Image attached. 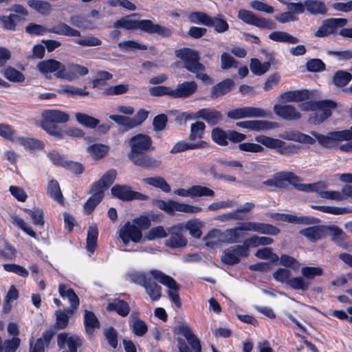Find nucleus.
Here are the masks:
<instances>
[{
    "label": "nucleus",
    "instance_id": "1",
    "mask_svg": "<svg viewBox=\"0 0 352 352\" xmlns=\"http://www.w3.org/2000/svg\"><path fill=\"white\" fill-rule=\"evenodd\" d=\"M152 140L150 136L138 134L129 140L130 152L128 158L133 163L144 168H155L160 164V161L146 155L149 150H153Z\"/></svg>",
    "mask_w": 352,
    "mask_h": 352
},
{
    "label": "nucleus",
    "instance_id": "2",
    "mask_svg": "<svg viewBox=\"0 0 352 352\" xmlns=\"http://www.w3.org/2000/svg\"><path fill=\"white\" fill-rule=\"evenodd\" d=\"M149 273L153 279L157 280L168 288V298L175 304L177 308H180L182 304L178 293L179 285L177 283V282L171 276H168L157 270H152L149 271Z\"/></svg>",
    "mask_w": 352,
    "mask_h": 352
},
{
    "label": "nucleus",
    "instance_id": "3",
    "mask_svg": "<svg viewBox=\"0 0 352 352\" xmlns=\"http://www.w3.org/2000/svg\"><path fill=\"white\" fill-rule=\"evenodd\" d=\"M175 56L184 63V67L188 72H197L199 70H206V67L200 63L199 53L194 50L184 47L175 52Z\"/></svg>",
    "mask_w": 352,
    "mask_h": 352
},
{
    "label": "nucleus",
    "instance_id": "4",
    "mask_svg": "<svg viewBox=\"0 0 352 352\" xmlns=\"http://www.w3.org/2000/svg\"><path fill=\"white\" fill-rule=\"evenodd\" d=\"M256 142L267 148L276 149L278 152L284 155H291L298 153L299 146L294 144H287L285 142L265 135H259L255 138Z\"/></svg>",
    "mask_w": 352,
    "mask_h": 352
},
{
    "label": "nucleus",
    "instance_id": "5",
    "mask_svg": "<svg viewBox=\"0 0 352 352\" xmlns=\"http://www.w3.org/2000/svg\"><path fill=\"white\" fill-rule=\"evenodd\" d=\"M155 205L170 214H174L175 211L189 214H195L201 211V208L197 206L179 203L173 200L164 201L158 199L155 201Z\"/></svg>",
    "mask_w": 352,
    "mask_h": 352
},
{
    "label": "nucleus",
    "instance_id": "6",
    "mask_svg": "<svg viewBox=\"0 0 352 352\" xmlns=\"http://www.w3.org/2000/svg\"><path fill=\"white\" fill-rule=\"evenodd\" d=\"M228 118L239 120L245 118H270L272 113L261 108L253 107H244L231 109L227 113Z\"/></svg>",
    "mask_w": 352,
    "mask_h": 352
},
{
    "label": "nucleus",
    "instance_id": "7",
    "mask_svg": "<svg viewBox=\"0 0 352 352\" xmlns=\"http://www.w3.org/2000/svg\"><path fill=\"white\" fill-rule=\"evenodd\" d=\"M239 19L242 21L243 23L254 25L258 28H265L267 30L276 29V25L272 20L259 17L252 12L241 9L239 10L238 15Z\"/></svg>",
    "mask_w": 352,
    "mask_h": 352
},
{
    "label": "nucleus",
    "instance_id": "8",
    "mask_svg": "<svg viewBox=\"0 0 352 352\" xmlns=\"http://www.w3.org/2000/svg\"><path fill=\"white\" fill-rule=\"evenodd\" d=\"M184 230V223H179L169 228L168 229L169 236L165 242V245L171 249H177L186 247L188 243V240L182 234Z\"/></svg>",
    "mask_w": 352,
    "mask_h": 352
},
{
    "label": "nucleus",
    "instance_id": "9",
    "mask_svg": "<svg viewBox=\"0 0 352 352\" xmlns=\"http://www.w3.org/2000/svg\"><path fill=\"white\" fill-rule=\"evenodd\" d=\"M348 23V20L344 18L327 19L322 22L321 25L315 32L316 37H326L336 33L338 28H343Z\"/></svg>",
    "mask_w": 352,
    "mask_h": 352
},
{
    "label": "nucleus",
    "instance_id": "10",
    "mask_svg": "<svg viewBox=\"0 0 352 352\" xmlns=\"http://www.w3.org/2000/svg\"><path fill=\"white\" fill-rule=\"evenodd\" d=\"M248 255V248L246 245H236L225 249L221 260L225 264L235 265L240 262L241 257H246Z\"/></svg>",
    "mask_w": 352,
    "mask_h": 352
},
{
    "label": "nucleus",
    "instance_id": "11",
    "mask_svg": "<svg viewBox=\"0 0 352 352\" xmlns=\"http://www.w3.org/2000/svg\"><path fill=\"white\" fill-rule=\"evenodd\" d=\"M111 192L113 196L122 201L148 200V197L144 194L131 190V187L126 185H115Z\"/></svg>",
    "mask_w": 352,
    "mask_h": 352
},
{
    "label": "nucleus",
    "instance_id": "12",
    "mask_svg": "<svg viewBox=\"0 0 352 352\" xmlns=\"http://www.w3.org/2000/svg\"><path fill=\"white\" fill-rule=\"evenodd\" d=\"M118 236L125 245H128L130 241L138 243L142 238L140 229L130 221H126L119 229Z\"/></svg>",
    "mask_w": 352,
    "mask_h": 352
},
{
    "label": "nucleus",
    "instance_id": "13",
    "mask_svg": "<svg viewBox=\"0 0 352 352\" xmlns=\"http://www.w3.org/2000/svg\"><path fill=\"white\" fill-rule=\"evenodd\" d=\"M36 68L46 78L50 79L53 72L56 78H60L58 74H63L65 65L55 59H48L38 63Z\"/></svg>",
    "mask_w": 352,
    "mask_h": 352
},
{
    "label": "nucleus",
    "instance_id": "14",
    "mask_svg": "<svg viewBox=\"0 0 352 352\" xmlns=\"http://www.w3.org/2000/svg\"><path fill=\"white\" fill-rule=\"evenodd\" d=\"M173 333L175 335L184 336L195 352L201 351L199 340L188 325L184 324L177 325L173 329Z\"/></svg>",
    "mask_w": 352,
    "mask_h": 352
},
{
    "label": "nucleus",
    "instance_id": "15",
    "mask_svg": "<svg viewBox=\"0 0 352 352\" xmlns=\"http://www.w3.org/2000/svg\"><path fill=\"white\" fill-rule=\"evenodd\" d=\"M57 345L61 349L67 346L69 352H77L78 348L82 345V340L76 335L64 332L57 336Z\"/></svg>",
    "mask_w": 352,
    "mask_h": 352
},
{
    "label": "nucleus",
    "instance_id": "16",
    "mask_svg": "<svg viewBox=\"0 0 352 352\" xmlns=\"http://www.w3.org/2000/svg\"><path fill=\"white\" fill-rule=\"evenodd\" d=\"M286 182L294 186L295 182H300V179L292 172L283 171L276 174L273 179L263 182V184L270 187L283 188Z\"/></svg>",
    "mask_w": 352,
    "mask_h": 352
},
{
    "label": "nucleus",
    "instance_id": "17",
    "mask_svg": "<svg viewBox=\"0 0 352 352\" xmlns=\"http://www.w3.org/2000/svg\"><path fill=\"white\" fill-rule=\"evenodd\" d=\"M89 70L86 67L69 63L67 65H65L63 74L59 73L58 76H60L61 79L72 81L77 79L79 76H85L87 74Z\"/></svg>",
    "mask_w": 352,
    "mask_h": 352
},
{
    "label": "nucleus",
    "instance_id": "18",
    "mask_svg": "<svg viewBox=\"0 0 352 352\" xmlns=\"http://www.w3.org/2000/svg\"><path fill=\"white\" fill-rule=\"evenodd\" d=\"M194 118L202 119L206 121L208 124L214 126L223 120V116L221 111L214 109L204 108L195 113Z\"/></svg>",
    "mask_w": 352,
    "mask_h": 352
},
{
    "label": "nucleus",
    "instance_id": "19",
    "mask_svg": "<svg viewBox=\"0 0 352 352\" xmlns=\"http://www.w3.org/2000/svg\"><path fill=\"white\" fill-rule=\"evenodd\" d=\"M330 104L323 105L324 107H318V109L314 111V113L309 118V122L314 124H319L329 118L331 115V109L336 108V103L330 100H327Z\"/></svg>",
    "mask_w": 352,
    "mask_h": 352
},
{
    "label": "nucleus",
    "instance_id": "20",
    "mask_svg": "<svg viewBox=\"0 0 352 352\" xmlns=\"http://www.w3.org/2000/svg\"><path fill=\"white\" fill-rule=\"evenodd\" d=\"M274 111L278 116L287 120L296 121L301 118L300 113L292 105H275Z\"/></svg>",
    "mask_w": 352,
    "mask_h": 352
},
{
    "label": "nucleus",
    "instance_id": "21",
    "mask_svg": "<svg viewBox=\"0 0 352 352\" xmlns=\"http://www.w3.org/2000/svg\"><path fill=\"white\" fill-rule=\"evenodd\" d=\"M272 218L295 224L311 225L317 222V219L311 217H297L289 214H271Z\"/></svg>",
    "mask_w": 352,
    "mask_h": 352
},
{
    "label": "nucleus",
    "instance_id": "22",
    "mask_svg": "<svg viewBox=\"0 0 352 352\" xmlns=\"http://www.w3.org/2000/svg\"><path fill=\"white\" fill-rule=\"evenodd\" d=\"M42 122L51 123H65L69 119V116L60 110H45L42 112Z\"/></svg>",
    "mask_w": 352,
    "mask_h": 352
},
{
    "label": "nucleus",
    "instance_id": "23",
    "mask_svg": "<svg viewBox=\"0 0 352 352\" xmlns=\"http://www.w3.org/2000/svg\"><path fill=\"white\" fill-rule=\"evenodd\" d=\"M308 241L315 243L325 237V226H314L299 231Z\"/></svg>",
    "mask_w": 352,
    "mask_h": 352
},
{
    "label": "nucleus",
    "instance_id": "24",
    "mask_svg": "<svg viewBox=\"0 0 352 352\" xmlns=\"http://www.w3.org/2000/svg\"><path fill=\"white\" fill-rule=\"evenodd\" d=\"M239 226L234 228L227 229L221 232H217V237L220 238V242L224 243H237L241 241L243 236Z\"/></svg>",
    "mask_w": 352,
    "mask_h": 352
},
{
    "label": "nucleus",
    "instance_id": "25",
    "mask_svg": "<svg viewBox=\"0 0 352 352\" xmlns=\"http://www.w3.org/2000/svg\"><path fill=\"white\" fill-rule=\"evenodd\" d=\"M351 188V185H344L342 187L340 191L337 190H324L320 192V197L325 199H330L337 202L342 201L347 198H350L348 192Z\"/></svg>",
    "mask_w": 352,
    "mask_h": 352
},
{
    "label": "nucleus",
    "instance_id": "26",
    "mask_svg": "<svg viewBox=\"0 0 352 352\" xmlns=\"http://www.w3.org/2000/svg\"><path fill=\"white\" fill-rule=\"evenodd\" d=\"M54 335L55 332L52 330L46 331L42 338H38L34 344H30L29 352H45V349L48 347Z\"/></svg>",
    "mask_w": 352,
    "mask_h": 352
},
{
    "label": "nucleus",
    "instance_id": "27",
    "mask_svg": "<svg viewBox=\"0 0 352 352\" xmlns=\"http://www.w3.org/2000/svg\"><path fill=\"white\" fill-rule=\"evenodd\" d=\"M197 85L195 81L184 82L173 89V98H186L196 92Z\"/></svg>",
    "mask_w": 352,
    "mask_h": 352
},
{
    "label": "nucleus",
    "instance_id": "28",
    "mask_svg": "<svg viewBox=\"0 0 352 352\" xmlns=\"http://www.w3.org/2000/svg\"><path fill=\"white\" fill-rule=\"evenodd\" d=\"M48 32L67 36L80 37L81 36L80 31L70 27L63 22H60L56 25L52 26L48 30Z\"/></svg>",
    "mask_w": 352,
    "mask_h": 352
},
{
    "label": "nucleus",
    "instance_id": "29",
    "mask_svg": "<svg viewBox=\"0 0 352 352\" xmlns=\"http://www.w3.org/2000/svg\"><path fill=\"white\" fill-rule=\"evenodd\" d=\"M208 146V144L205 141H200L197 143H188L185 141H179L177 142L170 151L171 154L186 151L187 150L204 148Z\"/></svg>",
    "mask_w": 352,
    "mask_h": 352
},
{
    "label": "nucleus",
    "instance_id": "30",
    "mask_svg": "<svg viewBox=\"0 0 352 352\" xmlns=\"http://www.w3.org/2000/svg\"><path fill=\"white\" fill-rule=\"evenodd\" d=\"M305 7V10L312 15H325L327 12L325 3L319 0H306Z\"/></svg>",
    "mask_w": 352,
    "mask_h": 352
},
{
    "label": "nucleus",
    "instance_id": "31",
    "mask_svg": "<svg viewBox=\"0 0 352 352\" xmlns=\"http://www.w3.org/2000/svg\"><path fill=\"white\" fill-rule=\"evenodd\" d=\"M234 85V82L232 79H225L212 88L210 97L212 98H217L218 97L228 93L232 89Z\"/></svg>",
    "mask_w": 352,
    "mask_h": 352
},
{
    "label": "nucleus",
    "instance_id": "32",
    "mask_svg": "<svg viewBox=\"0 0 352 352\" xmlns=\"http://www.w3.org/2000/svg\"><path fill=\"white\" fill-rule=\"evenodd\" d=\"M294 186L296 189L306 192H315L320 197V192H324V189L327 188V184L324 182H319L314 184H301L299 182H295Z\"/></svg>",
    "mask_w": 352,
    "mask_h": 352
},
{
    "label": "nucleus",
    "instance_id": "33",
    "mask_svg": "<svg viewBox=\"0 0 352 352\" xmlns=\"http://www.w3.org/2000/svg\"><path fill=\"white\" fill-rule=\"evenodd\" d=\"M84 324L85 331L89 336H93L95 329L100 328V322L95 314L88 310L84 311Z\"/></svg>",
    "mask_w": 352,
    "mask_h": 352
},
{
    "label": "nucleus",
    "instance_id": "34",
    "mask_svg": "<svg viewBox=\"0 0 352 352\" xmlns=\"http://www.w3.org/2000/svg\"><path fill=\"white\" fill-rule=\"evenodd\" d=\"M73 309H59L56 311L55 328L63 329L67 327L69 318L74 314Z\"/></svg>",
    "mask_w": 352,
    "mask_h": 352
},
{
    "label": "nucleus",
    "instance_id": "35",
    "mask_svg": "<svg viewBox=\"0 0 352 352\" xmlns=\"http://www.w3.org/2000/svg\"><path fill=\"white\" fill-rule=\"evenodd\" d=\"M329 232L331 236V241L338 245H343L346 239V234L336 225L325 226V234Z\"/></svg>",
    "mask_w": 352,
    "mask_h": 352
},
{
    "label": "nucleus",
    "instance_id": "36",
    "mask_svg": "<svg viewBox=\"0 0 352 352\" xmlns=\"http://www.w3.org/2000/svg\"><path fill=\"white\" fill-rule=\"evenodd\" d=\"M129 320L130 327L135 336L142 337L146 334L148 331V327L144 320L135 316L133 314L130 316Z\"/></svg>",
    "mask_w": 352,
    "mask_h": 352
},
{
    "label": "nucleus",
    "instance_id": "37",
    "mask_svg": "<svg viewBox=\"0 0 352 352\" xmlns=\"http://www.w3.org/2000/svg\"><path fill=\"white\" fill-rule=\"evenodd\" d=\"M107 309L109 311H116L118 314L122 317L126 316L130 311L129 304L123 300H114L113 302L108 303Z\"/></svg>",
    "mask_w": 352,
    "mask_h": 352
},
{
    "label": "nucleus",
    "instance_id": "38",
    "mask_svg": "<svg viewBox=\"0 0 352 352\" xmlns=\"http://www.w3.org/2000/svg\"><path fill=\"white\" fill-rule=\"evenodd\" d=\"M272 60V58H270L268 61L262 63L257 58H251L250 69L254 74L261 76L270 69Z\"/></svg>",
    "mask_w": 352,
    "mask_h": 352
},
{
    "label": "nucleus",
    "instance_id": "39",
    "mask_svg": "<svg viewBox=\"0 0 352 352\" xmlns=\"http://www.w3.org/2000/svg\"><path fill=\"white\" fill-rule=\"evenodd\" d=\"M315 210H318L324 213L340 215L344 214H349L352 212V208L350 206L347 207H337V206H317L312 205L311 206Z\"/></svg>",
    "mask_w": 352,
    "mask_h": 352
},
{
    "label": "nucleus",
    "instance_id": "40",
    "mask_svg": "<svg viewBox=\"0 0 352 352\" xmlns=\"http://www.w3.org/2000/svg\"><path fill=\"white\" fill-rule=\"evenodd\" d=\"M269 38L276 42H283L289 44H296L299 42V39L289 33L283 31H274L271 32Z\"/></svg>",
    "mask_w": 352,
    "mask_h": 352
},
{
    "label": "nucleus",
    "instance_id": "41",
    "mask_svg": "<svg viewBox=\"0 0 352 352\" xmlns=\"http://www.w3.org/2000/svg\"><path fill=\"white\" fill-rule=\"evenodd\" d=\"M28 5L38 13L44 16L49 15L52 11V5L45 1L29 0Z\"/></svg>",
    "mask_w": 352,
    "mask_h": 352
},
{
    "label": "nucleus",
    "instance_id": "42",
    "mask_svg": "<svg viewBox=\"0 0 352 352\" xmlns=\"http://www.w3.org/2000/svg\"><path fill=\"white\" fill-rule=\"evenodd\" d=\"M47 192L51 198L54 199L61 205L64 204L63 196L58 182L51 180L48 183Z\"/></svg>",
    "mask_w": 352,
    "mask_h": 352
},
{
    "label": "nucleus",
    "instance_id": "43",
    "mask_svg": "<svg viewBox=\"0 0 352 352\" xmlns=\"http://www.w3.org/2000/svg\"><path fill=\"white\" fill-rule=\"evenodd\" d=\"M282 98L288 102H300L309 98V91L307 90H296L285 92Z\"/></svg>",
    "mask_w": 352,
    "mask_h": 352
},
{
    "label": "nucleus",
    "instance_id": "44",
    "mask_svg": "<svg viewBox=\"0 0 352 352\" xmlns=\"http://www.w3.org/2000/svg\"><path fill=\"white\" fill-rule=\"evenodd\" d=\"M143 182L152 186L155 188H160L165 192H169L171 190L170 186L166 181L162 177H146L142 179Z\"/></svg>",
    "mask_w": 352,
    "mask_h": 352
},
{
    "label": "nucleus",
    "instance_id": "45",
    "mask_svg": "<svg viewBox=\"0 0 352 352\" xmlns=\"http://www.w3.org/2000/svg\"><path fill=\"white\" fill-rule=\"evenodd\" d=\"M278 127L276 122L267 120H250V130L255 131H265Z\"/></svg>",
    "mask_w": 352,
    "mask_h": 352
},
{
    "label": "nucleus",
    "instance_id": "46",
    "mask_svg": "<svg viewBox=\"0 0 352 352\" xmlns=\"http://www.w3.org/2000/svg\"><path fill=\"white\" fill-rule=\"evenodd\" d=\"M98 230L96 226L89 228L87 236V249L88 252L93 253L97 246Z\"/></svg>",
    "mask_w": 352,
    "mask_h": 352
},
{
    "label": "nucleus",
    "instance_id": "47",
    "mask_svg": "<svg viewBox=\"0 0 352 352\" xmlns=\"http://www.w3.org/2000/svg\"><path fill=\"white\" fill-rule=\"evenodd\" d=\"M284 139L297 142L301 144L312 145L316 140L312 137L300 132L291 133L283 137Z\"/></svg>",
    "mask_w": 352,
    "mask_h": 352
},
{
    "label": "nucleus",
    "instance_id": "48",
    "mask_svg": "<svg viewBox=\"0 0 352 352\" xmlns=\"http://www.w3.org/2000/svg\"><path fill=\"white\" fill-rule=\"evenodd\" d=\"M75 117L80 124L90 129L95 128L100 123L99 120L83 113H76Z\"/></svg>",
    "mask_w": 352,
    "mask_h": 352
},
{
    "label": "nucleus",
    "instance_id": "49",
    "mask_svg": "<svg viewBox=\"0 0 352 352\" xmlns=\"http://www.w3.org/2000/svg\"><path fill=\"white\" fill-rule=\"evenodd\" d=\"M14 143L21 144L25 148H38L41 149L43 148L44 144L42 142L30 138H22L16 135Z\"/></svg>",
    "mask_w": 352,
    "mask_h": 352
},
{
    "label": "nucleus",
    "instance_id": "50",
    "mask_svg": "<svg viewBox=\"0 0 352 352\" xmlns=\"http://www.w3.org/2000/svg\"><path fill=\"white\" fill-rule=\"evenodd\" d=\"M184 224V230L189 231L190 234L197 239L201 236L202 232L201 228L202 223L197 219H191L186 221Z\"/></svg>",
    "mask_w": 352,
    "mask_h": 352
},
{
    "label": "nucleus",
    "instance_id": "51",
    "mask_svg": "<svg viewBox=\"0 0 352 352\" xmlns=\"http://www.w3.org/2000/svg\"><path fill=\"white\" fill-rule=\"evenodd\" d=\"M208 27H213L217 32L223 33L228 30L229 25L221 14H218L215 17H210Z\"/></svg>",
    "mask_w": 352,
    "mask_h": 352
},
{
    "label": "nucleus",
    "instance_id": "52",
    "mask_svg": "<svg viewBox=\"0 0 352 352\" xmlns=\"http://www.w3.org/2000/svg\"><path fill=\"white\" fill-rule=\"evenodd\" d=\"M206 129V124L201 121H197L190 125L189 140L191 141L203 138Z\"/></svg>",
    "mask_w": 352,
    "mask_h": 352
},
{
    "label": "nucleus",
    "instance_id": "53",
    "mask_svg": "<svg viewBox=\"0 0 352 352\" xmlns=\"http://www.w3.org/2000/svg\"><path fill=\"white\" fill-rule=\"evenodd\" d=\"M144 287L151 300H157L161 297L162 287L151 278Z\"/></svg>",
    "mask_w": 352,
    "mask_h": 352
},
{
    "label": "nucleus",
    "instance_id": "54",
    "mask_svg": "<svg viewBox=\"0 0 352 352\" xmlns=\"http://www.w3.org/2000/svg\"><path fill=\"white\" fill-rule=\"evenodd\" d=\"M352 79L351 73L345 71H338L333 76V82L338 87H342L348 84Z\"/></svg>",
    "mask_w": 352,
    "mask_h": 352
},
{
    "label": "nucleus",
    "instance_id": "55",
    "mask_svg": "<svg viewBox=\"0 0 352 352\" xmlns=\"http://www.w3.org/2000/svg\"><path fill=\"white\" fill-rule=\"evenodd\" d=\"M109 147L102 144H95L87 147L88 153L96 159L104 157L108 153Z\"/></svg>",
    "mask_w": 352,
    "mask_h": 352
},
{
    "label": "nucleus",
    "instance_id": "56",
    "mask_svg": "<svg viewBox=\"0 0 352 352\" xmlns=\"http://www.w3.org/2000/svg\"><path fill=\"white\" fill-rule=\"evenodd\" d=\"M192 197H213L215 195L213 190L201 185L191 186Z\"/></svg>",
    "mask_w": 352,
    "mask_h": 352
},
{
    "label": "nucleus",
    "instance_id": "57",
    "mask_svg": "<svg viewBox=\"0 0 352 352\" xmlns=\"http://www.w3.org/2000/svg\"><path fill=\"white\" fill-rule=\"evenodd\" d=\"M19 20V16L16 14H11L9 16H1L0 23L3 28L7 30L14 31L16 28V21Z\"/></svg>",
    "mask_w": 352,
    "mask_h": 352
},
{
    "label": "nucleus",
    "instance_id": "58",
    "mask_svg": "<svg viewBox=\"0 0 352 352\" xmlns=\"http://www.w3.org/2000/svg\"><path fill=\"white\" fill-rule=\"evenodd\" d=\"M256 232L276 236L280 233V229L271 224L257 222Z\"/></svg>",
    "mask_w": 352,
    "mask_h": 352
},
{
    "label": "nucleus",
    "instance_id": "59",
    "mask_svg": "<svg viewBox=\"0 0 352 352\" xmlns=\"http://www.w3.org/2000/svg\"><path fill=\"white\" fill-rule=\"evenodd\" d=\"M331 104L327 100H320L318 101L309 100L302 102L299 104V108L302 111H314L318 109V107H324L323 105Z\"/></svg>",
    "mask_w": 352,
    "mask_h": 352
},
{
    "label": "nucleus",
    "instance_id": "60",
    "mask_svg": "<svg viewBox=\"0 0 352 352\" xmlns=\"http://www.w3.org/2000/svg\"><path fill=\"white\" fill-rule=\"evenodd\" d=\"M138 20H133L129 16L123 17L117 21L113 25L116 28H121L127 30L137 29Z\"/></svg>",
    "mask_w": 352,
    "mask_h": 352
},
{
    "label": "nucleus",
    "instance_id": "61",
    "mask_svg": "<svg viewBox=\"0 0 352 352\" xmlns=\"http://www.w3.org/2000/svg\"><path fill=\"white\" fill-rule=\"evenodd\" d=\"M5 78L12 82H21L24 81V75L16 69L8 67L3 72Z\"/></svg>",
    "mask_w": 352,
    "mask_h": 352
},
{
    "label": "nucleus",
    "instance_id": "62",
    "mask_svg": "<svg viewBox=\"0 0 352 352\" xmlns=\"http://www.w3.org/2000/svg\"><path fill=\"white\" fill-rule=\"evenodd\" d=\"M273 239L268 236L254 235L247 241V245L256 248L260 245H267L273 243Z\"/></svg>",
    "mask_w": 352,
    "mask_h": 352
},
{
    "label": "nucleus",
    "instance_id": "63",
    "mask_svg": "<svg viewBox=\"0 0 352 352\" xmlns=\"http://www.w3.org/2000/svg\"><path fill=\"white\" fill-rule=\"evenodd\" d=\"M292 273L289 269L279 267L273 274V278L278 282L288 284Z\"/></svg>",
    "mask_w": 352,
    "mask_h": 352
},
{
    "label": "nucleus",
    "instance_id": "64",
    "mask_svg": "<svg viewBox=\"0 0 352 352\" xmlns=\"http://www.w3.org/2000/svg\"><path fill=\"white\" fill-rule=\"evenodd\" d=\"M117 176V172L115 169H110L107 171L97 181L102 185L103 188L107 189L115 181Z\"/></svg>",
    "mask_w": 352,
    "mask_h": 352
}]
</instances>
